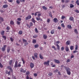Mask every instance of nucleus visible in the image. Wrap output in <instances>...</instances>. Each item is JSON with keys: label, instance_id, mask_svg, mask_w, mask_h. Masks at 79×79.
Listing matches in <instances>:
<instances>
[{"label": "nucleus", "instance_id": "f257e3e1", "mask_svg": "<svg viewBox=\"0 0 79 79\" xmlns=\"http://www.w3.org/2000/svg\"><path fill=\"white\" fill-rule=\"evenodd\" d=\"M64 69L67 71V74L68 75H71V71H70V69L67 67H64Z\"/></svg>", "mask_w": 79, "mask_h": 79}, {"label": "nucleus", "instance_id": "f03ea898", "mask_svg": "<svg viewBox=\"0 0 79 79\" xmlns=\"http://www.w3.org/2000/svg\"><path fill=\"white\" fill-rule=\"evenodd\" d=\"M18 65V61H15V65L14 66L15 68H17V67H21V64H18V65Z\"/></svg>", "mask_w": 79, "mask_h": 79}, {"label": "nucleus", "instance_id": "7ed1b4c3", "mask_svg": "<svg viewBox=\"0 0 79 79\" xmlns=\"http://www.w3.org/2000/svg\"><path fill=\"white\" fill-rule=\"evenodd\" d=\"M32 18V16L31 15H29L27 17L25 18V20H28Z\"/></svg>", "mask_w": 79, "mask_h": 79}, {"label": "nucleus", "instance_id": "20e7f679", "mask_svg": "<svg viewBox=\"0 0 79 79\" xmlns=\"http://www.w3.org/2000/svg\"><path fill=\"white\" fill-rule=\"evenodd\" d=\"M6 45H5L3 46V47H2L1 48L2 50L3 51V52H5V51L6 50Z\"/></svg>", "mask_w": 79, "mask_h": 79}, {"label": "nucleus", "instance_id": "39448f33", "mask_svg": "<svg viewBox=\"0 0 79 79\" xmlns=\"http://www.w3.org/2000/svg\"><path fill=\"white\" fill-rule=\"evenodd\" d=\"M36 19L37 21H43L42 19L40 17H36Z\"/></svg>", "mask_w": 79, "mask_h": 79}, {"label": "nucleus", "instance_id": "423d86ee", "mask_svg": "<svg viewBox=\"0 0 79 79\" xmlns=\"http://www.w3.org/2000/svg\"><path fill=\"white\" fill-rule=\"evenodd\" d=\"M21 73H25L26 72V69L24 70V69L22 68L20 69Z\"/></svg>", "mask_w": 79, "mask_h": 79}, {"label": "nucleus", "instance_id": "0eeeda50", "mask_svg": "<svg viewBox=\"0 0 79 79\" xmlns=\"http://www.w3.org/2000/svg\"><path fill=\"white\" fill-rule=\"evenodd\" d=\"M50 63V61L48 60L47 62H44V65H45L46 64V65H48V66H49V63Z\"/></svg>", "mask_w": 79, "mask_h": 79}, {"label": "nucleus", "instance_id": "6e6552de", "mask_svg": "<svg viewBox=\"0 0 79 79\" xmlns=\"http://www.w3.org/2000/svg\"><path fill=\"white\" fill-rule=\"evenodd\" d=\"M34 66V64L31 62L30 64V67H31V68H33Z\"/></svg>", "mask_w": 79, "mask_h": 79}, {"label": "nucleus", "instance_id": "1a4fd4ad", "mask_svg": "<svg viewBox=\"0 0 79 79\" xmlns=\"http://www.w3.org/2000/svg\"><path fill=\"white\" fill-rule=\"evenodd\" d=\"M69 20L70 21H74V19L73 17H70L69 18Z\"/></svg>", "mask_w": 79, "mask_h": 79}, {"label": "nucleus", "instance_id": "9d476101", "mask_svg": "<svg viewBox=\"0 0 79 79\" xmlns=\"http://www.w3.org/2000/svg\"><path fill=\"white\" fill-rule=\"evenodd\" d=\"M54 20V22L55 23H56L58 21V19L56 18H55L53 19Z\"/></svg>", "mask_w": 79, "mask_h": 79}, {"label": "nucleus", "instance_id": "9b49d317", "mask_svg": "<svg viewBox=\"0 0 79 79\" xmlns=\"http://www.w3.org/2000/svg\"><path fill=\"white\" fill-rule=\"evenodd\" d=\"M54 61L56 63H57V64H58L59 63H60V62L58 60H57L56 59L54 60Z\"/></svg>", "mask_w": 79, "mask_h": 79}, {"label": "nucleus", "instance_id": "f8f14e48", "mask_svg": "<svg viewBox=\"0 0 79 79\" xmlns=\"http://www.w3.org/2000/svg\"><path fill=\"white\" fill-rule=\"evenodd\" d=\"M67 45H69L70 44V41H67L65 43Z\"/></svg>", "mask_w": 79, "mask_h": 79}, {"label": "nucleus", "instance_id": "ddd939ff", "mask_svg": "<svg viewBox=\"0 0 79 79\" xmlns=\"http://www.w3.org/2000/svg\"><path fill=\"white\" fill-rule=\"evenodd\" d=\"M1 34L2 35H3L5 34V31H2L0 32Z\"/></svg>", "mask_w": 79, "mask_h": 79}, {"label": "nucleus", "instance_id": "4468645a", "mask_svg": "<svg viewBox=\"0 0 79 79\" xmlns=\"http://www.w3.org/2000/svg\"><path fill=\"white\" fill-rule=\"evenodd\" d=\"M38 54L37 53H35L34 54V56L35 57V58H38Z\"/></svg>", "mask_w": 79, "mask_h": 79}, {"label": "nucleus", "instance_id": "2eb2a0df", "mask_svg": "<svg viewBox=\"0 0 79 79\" xmlns=\"http://www.w3.org/2000/svg\"><path fill=\"white\" fill-rule=\"evenodd\" d=\"M74 32H75L76 34H78V31H77V30L76 29H74Z\"/></svg>", "mask_w": 79, "mask_h": 79}, {"label": "nucleus", "instance_id": "dca6fc26", "mask_svg": "<svg viewBox=\"0 0 79 79\" xmlns=\"http://www.w3.org/2000/svg\"><path fill=\"white\" fill-rule=\"evenodd\" d=\"M4 21V19L3 18V17H0V21L1 22H3Z\"/></svg>", "mask_w": 79, "mask_h": 79}, {"label": "nucleus", "instance_id": "f3484780", "mask_svg": "<svg viewBox=\"0 0 79 79\" xmlns=\"http://www.w3.org/2000/svg\"><path fill=\"white\" fill-rule=\"evenodd\" d=\"M8 5L5 4V5H3V7L4 8H7V7H8Z\"/></svg>", "mask_w": 79, "mask_h": 79}, {"label": "nucleus", "instance_id": "a211bd4d", "mask_svg": "<svg viewBox=\"0 0 79 79\" xmlns=\"http://www.w3.org/2000/svg\"><path fill=\"white\" fill-rule=\"evenodd\" d=\"M49 15L50 17H51L52 18H53V16H52V14L51 12H49Z\"/></svg>", "mask_w": 79, "mask_h": 79}, {"label": "nucleus", "instance_id": "6ab92c4d", "mask_svg": "<svg viewBox=\"0 0 79 79\" xmlns=\"http://www.w3.org/2000/svg\"><path fill=\"white\" fill-rule=\"evenodd\" d=\"M43 38L44 39H47V35H43Z\"/></svg>", "mask_w": 79, "mask_h": 79}, {"label": "nucleus", "instance_id": "aec40b11", "mask_svg": "<svg viewBox=\"0 0 79 79\" xmlns=\"http://www.w3.org/2000/svg\"><path fill=\"white\" fill-rule=\"evenodd\" d=\"M67 27L68 29H72V27L71 25H67Z\"/></svg>", "mask_w": 79, "mask_h": 79}, {"label": "nucleus", "instance_id": "412c9836", "mask_svg": "<svg viewBox=\"0 0 79 79\" xmlns=\"http://www.w3.org/2000/svg\"><path fill=\"white\" fill-rule=\"evenodd\" d=\"M10 25H13V24H15V23H14V22H13V20H11L10 21Z\"/></svg>", "mask_w": 79, "mask_h": 79}, {"label": "nucleus", "instance_id": "4be33fe9", "mask_svg": "<svg viewBox=\"0 0 79 79\" xmlns=\"http://www.w3.org/2000/svg\"><path fill=\"white\" fill-rule=\"evenodd\" d=\"M12 63H13V60H10L9 61V64L10 66H11V64H12Z\"/></svg>", "mask_w": 79, "mask_h": 79}, {"label": "nucleus", "instance_id": "5701e85b", "mask_svg": "<svg viewBox=\"0 0 79 79\" xmlns=\"http://www.w3.org/2000/svg\"><path fill=\"white\" fill-rule=\"evenodd\" d=\"M56 46H57V50H60V46H59V45H58V44H56Z\"/></svg>", "mask_w": 79, "mask_h": 79}, {"label": "nucleus", "instance_id": "b1692460", "mask_svg": "<svg viewBox=\"0 0 79 79\" xmlns=\"http://www.w3.org/2000/svg\"><path fill=\"white\" fill-rule=\"evenodd\" d=\"M54 32H55V30H52L51 31V34H53Z\"/></svg>", "mask_w": 79, "mask_h": 79}, {"label": "nucleus", "instance_id": "393cba45", "mask_svg": "<svg viewBox=\"0 0 79 79\" xmlns=\"http://www.w3.org/2000/svg\"><path fill=\"white\" fill-rule=\"evenodd\" d=\"M42 8L44 10H47V7H45V6H43Z\"/></svg>", "mask_w": 79, "mask_h": 79}, {"label": "nucleus", "instance_id": "a878e982", "mask_svg": "<svg viewBox=\"0 0 79 79\" xmlns=\"http://www.w3.org/2000/svg\"><path fill=\"white\" fill-rule=\"evenodd\" d=\"M2 37L5 40H6V36L3 35L2 36Z\"/></svg>", "mask_w": 79, "mask_h": 79}, {"label": "nucleus", "instance_id": "bb28decb", "mask_svg": "<svg viewBox=\"0 0 79 79\" xmlns=\"http://www.w3.org/2000/svg\"><path fill=\"white\" fill-rule=\"evenodd\" d=\"M65 50L66 52H69V48H68V47L67 46L65 48Z\"/></svg>", "mask_w": 79, "mask_h": 79}, {"label": "nucleus", "instance_id": "cd10ccee", "mask_svg": "<svg viewBox=\"0 0 79 79\" xmlns=\"http://www.w3.org/2000/svg\"><path fill=\"white\" fill-rule=\"evenodd\" d=\"M22 61H23V64H25V61H24V58H22V60H21Z\"/></svg>", "mask_w": 79, "mask_h": 79}, {"label": "nucleus", "instance_id": "c85d7f7f", "mask_svg": "<svg viewBox=\"0 0 79 79\" xmlns=\"http://www.w3.org/2000/svg\"><path fill=\"white\" fill-rule=\"evenodd\" d=\"M37 41H36V40H35V39H34L33 40V41H32V43L33 44H35V43H36Z\"/></svg>", "mask_w": 79, "mask_h": 79}, {"label": "nucleus", "instance_id": "c756f323", "mask_svg": "<svg viewBox=\"0 0 79 79\" xmlns=\"http://www.w3.org/2000/svg\"><path fill=\"white\" fill-rule=\"evenodd\" d=\"M29 25H30V26L31 27H32V26H33V23H32V22H30L29 23Z\"/></svg>", "mask_w": 79, "mask_h": 79}, {"label": "nucleus", "instance_id": "7c9ffc66", "mask_svg": "<svg viewBox=\"0 0 79 79\" xmlns=\"http://www.w3.org/2000/svg\"><path fill=\"white\" fill-rule=\"evenodd\" d=\"M31 21L33 22L34 23H35V20L34 19L32 18L31 19Z\"/></svg>", "mask_w": 79, "mask_h": 79}, {"label": "nucleus", "instance_id": "2f4dec72", "mask_svg": "<svg viewBox=\"0 0 79 79\" xmlns=\"http://www.w3.org/2000/svg\"><path fill=\"white\" fill-rule=\"evenodd\" d=\"M39 56H40V59H41V60H42V59H43V58H44L43 57V56H42V55L41 54H40Z\"/></svg>", "mask_w": 79, "mask_h": 79}, {"label": "nucleus", "instance_id": "473e14b6", "mask_svg": "<svg viewBox=\"0 0 79 79\" xmlns=\"http://www.w3.org/2000/svg\"><path fill=\"white\" fill-rule=\"evenodd\" d=\"M19 34H20V35H22V34H23V31H20L19 32Z\"/></svg>", "mask_w": 79, "mask_h": 79}, {"label": "nucleus", "instance_id": "72a5a7b5", "mask_svg": "<svg viewBox=\"0 0 79 79\" xmlns=\"http://www.w3.org/2000/svg\"><path fill=\"white\" fill-rule=\"evenodd\" d=\"M6 29L7 31H9V30H10V27L9 26H7V27L6 28Z\"/></svg>", "mask_w": 79, "mask_h": 79}, {"label": "nucleus", "instance_id": "f704fd0d", "mask_svg": "<svg viewBox=\"0 0 79 79\" xmlns=\"http://www.w3.org/2000/svg\"><path fill=\"white\" fill-rule=\"evenodd\" d=\"M26 74V75H27V76H28L29 74H30V72H29V71H27Z\"/></svg>", "mask_w": 79, "mask_h": 79}, {"label": "nucleus", "instance_id": "c9c22d12", "mask_svg": "<svg viewBox=\"0 0 79 79\" xmlns=\"http://www.w3.org/2000/svg\"><path fill=\"white\" fill-rule=\"evenodd\" d=\"M35 31L36 33H38L39 32V31H38V30L37 29V28H35Z\"/></svg>", "mask_w": 79, "mask_h": 79}, {"label": "nucleus", "instance_id": "e433bc0d", "mask_svg": "<svg viewBox=\"0 0 79 79\" xmlns=\"http://www.w3.org/2000/svg\"><path fill=\"white\" fill-rule=\"evenodd\" d=\"M52 48H54V50H56V48H55V47L54 46H52Z\"/></svg>", "mask_w": 79, "mask_h": 79}, {"label": "nucleus", "instance_id": "4c0bfd02", "mask_svg": "<svg viewBox=\"0 0 79 79\" xmlns=\"http://www.w3.org/2000/svg\"><path fill=\"white\" fill-rule=\"evenodd\" d=\"M79 0H77L76 2V4H77V5H78V6H79Z\"/></svg>", "mask_w": 79, "mask_h": 79}, {"label": "nucleus", "instance_id": "58836bf2", "mask_svg": "<svg viewBox=\"0 0 79 79\" xmlns=\"http://www.w3.org/2000/svg\"><path fill=\"white\" fill-rule=\"evenodd\" d=\"M3 67V65H2L1 63L0 62V68H2Z\"/></svg>", "mask_w": 79, "mask_h": 79}, {"label": "nucleus", "instance_id": "ea45409f", "mask_svg": "<svg viewBox=\"0 0 79 79\" xmlns=\"http://www.w3.org/2000/svg\"><path fill=\"white\" fill-rule=\"evenodd\" d=\"M75 12H76L77 13H79V11L77 10V9H76L75 10Z\"/></svg>", "mask_w": 79, "mask_h": 79}, {"label": "nucleus", "instance_id": "a19ab883", "mask_svg": "<svg viewBox=\"0 0 79 79\" xmlns=\"http://www.w3.org/2000/svg\"><path fill=\"white\" fill-rule=\"evenodd\" d=\"M48 76H52L53 75V73H49L48 74Z\"/></svg>", "mask_w": 79, "mask_h": 79}, {"label": "nucleus", "instance_id": "79ce46f5", "mask_svg": "<svg viewBox=\"0 0 79 79\" xmlns=\"http://www.w3.org/2000/svg\"><path fill=\"white\" fill-rule=\"evenodd\" d=\"M39 45L36 44V45H35V48H36L39 47Z\"/></svg>", "mask_w": 79, "mask_h": 79}, {"label": "nucleus", "instance_id": "37998d69", "mask_svg": "<svg viewBox=\"0 0 79 79\" xmlns=\"http://www.w3.org/2000/svg\"><path fill=\"white\" fill-rule=\"evenodd\" d=\"M7 53H9L10 52V48H9L7 49Z\"/></svg>", "mask_w": 79, "mask_h": 79}, {"label": "nucleus", "instance_id": "c03bdc74", "mask_svg": "<svg viewBox=\"0 0 79 79\" xmlns=\"http://www.w3.org/2000/svg\"><path fill=\"white\" fill-rule=\"evenodd\" d=\"M38 36L37 35H35L34 36H33V38H36V37H37Z\"/></svg>", "mask_w": 79, "mask_h": 79}, {"label": "nucleus", "instance_id": "a18cd8bd", "mask_svg": "<svg viewBox=\"0 0 79 79\" xmlns=\"http://www.w3.org/2000/svg\"><path fill=\"white\" fill-rule=\"evenodd\" d=\"M78 47V45H76L75 46V50H77V48Z\"/></svg>", "mask_w": 79, "mask_h": 79}, {"label": "nucleus", "instance_id": "49530a36", "mask_svg": "<svg viewBox=\"0 0 79 79\" xmlns=\"http://www.w3.org/2000/svg\"><path fill=\"white\" fill-rule=\"evenodd\" d=\"M70 49L71 50H73V46H70Z\"/></svg>", "mask_w": 79, "mask_h": 79}, {"label": "nucleus", "instance_id": "de8ad7c7", "mask_svg": "<svg viewBox=\"0 0 79 79\" xmlns=\"http://www.w3.org/2000/svg\"><path fill=\"white\" fill-rule=\"evenodd\" d=\"M16 3H18V4H19V3H20V1H19V0H17Z\"/></svg>", "mask_w": 79, "mask_h": 79}, {"label": "nucleus", "instance_id": "09e8293b", "mask_svg": "<svg viewBox=\"0 0 79 79\" xmlns=\"http://www.w3.org/2000/svg\"><path fill=\"white\" fill-rule=\"evenodd\" d=\"M61 26L62 27H65V26H64V24L63 23H62L61 24Z\"/></svg>", "mask_w": 79, "mask_h": 79}, {"label": "nucleus", "instance_id": "8fccbe9b", "mask_svg": "<svg viewBox=\"0 0 79 79\" xmlns=\"http://www.w3.org/2000/svg\"><path fill=\"white\" fill-rule=\"evenodd\" d=\"M70 8H73V7H74V6L73 4H70Z\"/></svg>", "mask_w": 79, "mask_h": 79}, {"label": "nucleus", "instance_id": "3c124183", "mask_svg": "<svg viewBox=\"0 0 79 79\" xmlns=\"http://www.w3.org/2000/svg\"><path fill=\"white\" fill-rule=\"evenodd\" d=\"M50 21V19H48L47 20V22L49 23Z\"/></svg>", "mask_w": 79, "mask_h": 79}, {"label": "nucleus", "instance_id": "603ef678", "mask_svg": "<svg viewBox=\"0 0 79 79\" xmlns=\"http://www.w3.org/2000/svg\"><path fill=\"white\" fill-rule=\"evenodd\" d=\"M23 42H27V40L24 39H23Z\"/></svg>", "mask_w": 79, "mask_h": 79}, {"label": "nucleus", "instance_id": "864d4df0", "mask_svg": "<svg viewBox=\"0 0 79 79\" xmlns=\"http://www.w3.org/2000/svg\"><path fill=\"white\" fill-rule=\"evenodd\" d=\"M70 59H68L66 60V62L67 63H69V62H70Z\"/></svg>", "mask_w": 79, "mask_h": 79}, {"label": "nucleus", "instance_id": "5fc2aeb1", "mask_svg": "<svg viewBox=\"0 0 79 79\" xmlns=\"http://www.w3.org/2000/svg\"><path fill=\"white\" fill-rule=\"evenodd\" d=\"M10 40L11 42H13L14 40L13 39V38H12V37L10 38Z\"/></svg>", "mask_w": 79, "mask_h": 79}, {"label": "nucleus", "instance_id": "6e6d98bb", "mask_svg": "<svg viewBox=\"0 0 79 79\" xmlns=\"http://www.w3.org/2000/svg\"><path fill=\"white\" fill-rule=\"evenodd\" d=\"M38 17H40V16H41V14L40 13H39L38 15Z\"/></svg>", "mask_w": 79, "mask_h": 79}, {"label": "nucleus", "instance_id": "4d7b16f0", "mask_svg": "<svg viewBox=\"0 0 79 79\" xmlns=\"http://www.w3.org/2000/svg\"><path fill=\"white\" fill-rule=\"evenodd\" d=\"M13 0H8V1L10 3H12V2H13Z\"/></svg>", "mask_w": 79, "mask_h": 79}, {"label": "nucleus", "instance_id": "13d9d810", "mask_svg": "<svg viewBox=\"0 0 79 79\" xmlns=\"http://www.w3.org/2000/svg\"><path fill=\"white\" fill-rule=\"evenodd\" d=\"M61 50L62 51H63V50H64V48L63 47H62L61 48Z\"/></svg>", "mask_w": 79, "mask_h": 79}, {"label": "nucleus", "instance_id": "bf43d9fd", "mask_svg": "<svg viewBox=\"0 0 79 79\" xmlns=\"http://www.w3.org/2000/svg\"><path fill=\"white\" fill-rule=\"evenodd\" d=\"M17 23L19 25H20V22H19V21H17Z\"/></svg>", "mask_w": 79, "mask_h": 79}, {"label": "nucleus", "instance_id": "052dcab7", "mask_svg": "<svg viewBox=\"0 0 79 79\" xmlns=\"http://www.w3.org/2000/svg\"><path fill=\"white\" fill-rule=\"evenodd\" d=\"M11 73V72H10V71H9L7 73V74H8V76H10V74Z\"/></svg>", "mask_w": 79, "mask_h": 79}, {"label": "nucleus", "instance_id": "680f3d73", "mask_svg": "<svg viewBox=\"0 0 79 79\" xmlns=\"http://www.w3.org/2000/svg\"><path fill=\"white\" fill-rule=\"evenodd\" d=\"M8 73V71L7 70H6L5 72L6 74H7Z\"/></svg>", "mask_w": 79, "mask_h": 79}, {"label": "nucleus", "instance_id": "e2e57ef3", "mask_svg": "<svg viewBox=\"0 0 79 79\" xmlns=\"http://www.w3.org/2000/svg\"><path fill=\"white\" fill-rule=\"evenodd\" d=\"M27 27H28L29 28H31V27L30 26V25L29 26V25L28 24H27Z\"/></svg>", "mask_w": 79, "mask_h": 79}, {"label": "nucleus", "instance_id": "0e129e2a", "mask_svg": "<svg viewBox=\"0 0 79 79\" xmlns=\"http://www.w3.org/2000/svg\"><path fill=\"white\" fill-rule=\"evenodd\" d=\"M8 69H11V67H10V66H8L7 67Z\"/></svg>", "mask_w": 79, "mask_h": 79}, {"label": "nucleus", "instance_id": "69168bd1", "mask_svg": "<svg viewBox=\"0 0 79 79\" xmlns=\"http://www.w3.org/2000/svg\"><path fill=\"white\" fill-rule=\"evenodd\" d=\"M68 2H69V0H66L65 1L66 3H68Z\"/></svg>", "mask_w": 79, "mask_h": 79}, {"label": "nucleus", "instance_id": "338daca9", "mask_svg": "<svg viewBox=\"0 0 79 79\" xmlns=\"http://www.w3.org/2000/svg\"><path fill=\"white\" fill-rule=\"evenodd\" d=\"M17 20H18V21H20L21 20V19L20 18H18Z\"/></svg>", "mask_w": 79, "mask_h": 79}, {"label": "nucleus", "instance_id": "774afa93", "mask_svg": "<svg viewBox=\"0 0 79 79\" xmlns=\"http://www.w3.org/2000/svg\"><path fill=\"white\" fill-rule=\"evenodd\" d=\"M26 79H29V76H28V75H27L26 76Z\"/></svg>", "mask_w": 79, "mask_h": 79}]
</instances>
